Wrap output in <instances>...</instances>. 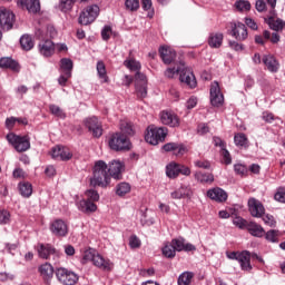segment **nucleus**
<instances>
[{
  "instance_id": "4468645a",
  "label": "nucleus",
  "mask_w": 285,
  "mask_h": 285,
  "mask_svg": "<svg viewBox=\"0 0 285 285\" xmlns=\"http://www.w3.org/2000/svg\"><path fill=\"white\" fill-rule=\"evenodd\" d=\"M126 170V165L120 160H112L109 163L108 173L112 179H121V175Z\"/></svg>"
},
{
  "instance_id": "09e8293b",
  "label": "nucleus",
  "mask_w": 285,
  "mask_h": 285,
  "mask_svg": "<svg viewBox=\"0 0 285 285\" xmlns=\"http://www.w3.org/2000/svg\"><path fill=\"white\" fill-rule=\"evenodd\" d=\"M236 8L240 12H248L250 10V2L248 0H238L236 1Z\"/></svg>"
},
{
  "instance_id": "c756f323",
  "label": "nucleus",
  "mask_w": 285,
  "mask_h": 285,
  "mask_svg": "<svg viewBox=\"0 0 285 285\" xmlns=\"http://www.w3.org/2000/svg\"><path fill=\"white\" fill-rule=\"evenodd\" d=\"M78 210H81V213H95L97 210V205L88 199H82L78 204Z\"/></svg>"
},
{
  "instance_id": "6e6552de",
  "label": "nucleus",
  "mask_w": 285,
  "mask_h": 285,
  "mask_svg": "<svg viewBox=\"0 0 285 285\" xmlns=\"http://www.w3.org/2000/svg\"><path fill=\"white\" fill-rule=\"evenodd\" d=\"M135 86L138 99H146L148 97V79L146 75L138 71L135 76Z\"/></svg>"
},
{
  "instance_id": "f257e3e1",
  "label": "nucleus",
  "mask_w": 285,
  "mask_h": 285,
  "mask_svg": "<svg viewBox=\"0 0 285 285\" xmlns=\"http://www.w3.org/2000/svg\"><path fill=\"white\" fill-rule=\"evenodd\" d=\"M110 184V176L108 175V165L104 160H98L94 167V177L90 179V185L95 187L101 186L106 188Z\"/></svg>"
},
{
  "instance_id": "ddd939ff",
  "label": "nucleus",
  "mask_w": 285,
  "mask_h": 285,
  "mask_svg": "<svg viewBox=\"0 0 285 285\" xmlns=\"http://www.w3.org/2000/svg\"><path fill=\"white\" fill-rule=\"evenodd\" d=\"M248 209L252 215V217H264V213H266V209L264 208V205L262 202L257 200L256 198H249L248 199Z\"/></svg>"
},
{
  "instance_id": "39448f33",
  "label": "nucleus",
  "mask_w": 285,
  "mask_h": 285,
  "mask_svg": "<svg viewBox=\"0 0 285 285\" xmlns=\"http://www.w3.org/2000/svg\"><path fill=\"white\" fill-rule=\"evenodd\" d=\"M99 17V6L92 4L86 8L79 16L80 26H90Z\"/></svg>"
},
{
  "instance_id": "603ef678",
  "label": "nucleus",
  "mask_w": 285,
  "mask_h": 285,
  "mask_svg": "<svg viewBox=\"0 0 285 285\" xmlns=\"http://www.w3.org/2000/svg\"><path fill=\"white\" fill-rule=\"evenodd\" d=\"M125 66L129 70H140L141 69V63L137 60H126Z\"/></svg>"
},
{
  "instance_id": "ea45409f",
  "label": "nucleus",
  "mask_w": 285,
  "mask_h": 285,
  "mask_svg": "<svg viewBox=\"0 0 285 285\" xmlns=\"http://www.w3.org/2000/svg\"><path fill=\"white\" fill-rule=\"evenodd\" d=\"M130 184L120 183L116 186V195H118V197H124L125 195H128V193H130Z\"/></svg>"
},
{
  "instance_id": "473e14b6",
  "label": "nucleus",
  "mask_w": 285,
  "mask_h": 285,
  "mask_svg": "<svg viewBox=\"0 0 285 285\" xmlns=\"http://www.w3.org/2000/svg\"><path fill=\"white\" fill-rule=\"evenodd\" d=\"M267 23L271 30H274L275 32H279V30L284 29V21H282V19H275V14L268 17Z\"/></svg>"
},
{
  "instance_id": "20e7f679",
  "label": "nucleus",
  "mask_w": 285,
  "mask_h": 285,
  "mask_svg": "<svg viewBox=\"0 0 285 285\" xmlns=\"http://www.w3.org/2000/svg\"><path fill=\"white\" fill-rule=\"evenodd\" d=\"M6 139L13 146L17 153H26V150H30V137L28 136H17L13 132H10L6 136Z\"/></svg>"
},
{
  "instance_id": "bb28decb",
  "label": "nucleus",
  "mask_w": 285,
  "mask_h": 285,
  "mask_svg": "<svg viewBox=\"0 0 285 285\" xmlns=\"http://www.w3.org/2000/svg\"><path fill=\"white\" fill-rule=\"evenodd\" d=\"M39 273L41 277H43V279L48 282L49 279H52V276L55 275V268L52 267L51 264L45 263L40 265Z\"/></svg>"
},
{
  "instance_id": "c03bdc74",
  "label": "nucleus",
  "mask_w": 285,
  "mask_h": 285,
  "mask_svg": "<svg viewBox=\"0 0 285 285\" xmlns=\"http://www.w3.org/2000/svg\"><path fill=\"white\" fill-rule=\"evenodd\" d=\"M49 110L55 117H58L59 119H66V112H63V109H61L59 106L50 105Z\"/></svg>"
},
{
  "instance_id": "cd10ccee",
  "label": "nucleus",
  "mask_w": 285,
  "mask_h": 285,
  "mask_svg": "<svg viewBox=\"0 0 285 285\" xmlns=\"http://www.w3.org/2000/svg\"><path fill=\"white\" fill-rule=\"evenodd\" d=\"M1 68H9V70H12L13 72H19L21 70L19 62L10 57L1 58Z\"/></svg>"
},
{
  "instance_id": "4be33fe9",
  "label": "nucleus",
  "mask_w": 285,
  "mask_h": 285,
  "mask_svg": "<svg viewBox=\"0 0 285 285\" xmlns=\"http://www.w3.org/2000/svg\"><path fill=\"white\" fill-rule=\"evenodd\" d=\"M207 197H209V199H213L214 202L222 203L228 199V194H226L224 189L216 187L207 191Z\"/></svg>"
},
{
  "instance_id": "b1692460",
  "label": "nucleus",
  "mask_w": 285,
  "mask_h": 285,
  "mask_svg": "<svg viewBox=\"0 0 285 285\" xmlns=\"http://www.w3.org/2000/svg\"><path fill=\"white\" fill-rule=\"evenodd\" d=\"M262 61L269 72H277L279 70V61L273 55L263 56Z\"/></svg>"
},
{
  "instance_id": "f8f14e48",
  "label": "nucleus",
  "mask_w": 285,
  "mask_h": 285,
  "mask_svg": "<svg viewBox=\"0 0 285 285\" xmlns=\"http://www.w3.org/2000/svg\"><path fill=\"white\" fill-rule=\"evenodd\" d=\"M232 37H235L237 41H246L248 39V30L246 24L242 22H232Z\"/></svg>"
},
{
  "instance_id": "a19ab883",
  "label": "nucleus",
  "mask_w": 285,
  "mask_h": 285,
  "mask_svg": "<svg viewBox=\"0 0 285 285\" xmlns=\"http://www.w3.org/2000/svg\"><path fill=\"white\" fill-rule=\"evenodd\" d=\"M19 193L22 197H30L32 195V185L30 183H20Z\"/></svg>"
},
{
  "instance_id": "72a5a7b5",
  "label": "nucleus",
  "mask_w": 285,
  "mask_h": 285,
  "mask_svg": "<svg viewBox=\"0 0 285 285\" xmlns=\"http://www.w3.org/2000/svg\"><path fill=\"white\" fill-rule=\"evenodd\" d=\"M247 230L253 235V237H264V227L258 225L257 223L247 224Z\"/></svg>"
},
{
  "instance_id": "bf43d9fd",
  "label": "nucleus",
  "mask_w": 285,
  "mask_h": 285,
  "mask_svg": "<svg viewBox=\"0 0 285 285\" xmlns=\"http://www.w3.org/2000/svg\"><path fill=\"white\" fill-rule=\"evenodd\" d=\"M112 35V28L110 26H105L101 30V38L104 41H108L110 39V36Z\"/></svg>"
},
{
  "instance_id": "a211bd4d",
  "label": "nucleus",
  "mask_w": 285,
  "mask_h": 285,
  "mask_svg": "<svg viewBox=\"0 0 285 285\" xmlns=\"http://www.w3.org/2000/svg\"><path fill=\"white\" fill-rule=\"evenodd\" d=\"M160 121L170 128H177V126H179V117H177L175 112L171 111H163L160 114Z\"/></svg>"
},
{
  "instance_id": "9d476101",
  "label": "nucleus",
  "mask_w": 285,
  "mask_h": 285,
  "mask_svg": "<svg viewBox=\"0 0 285 285\" xmlns=\"http://www.w3.org/2000/svg\"><path fill=\"white\" fill-rule=\"evenodd\" d=\"M85 126L88 128L89 132L92 134V137H96L97 139L104 135V128L97 117L87 118L85 120Z\"/></svg>"
},
{
  "instance_id": "338daca9",
  "label": "nucleus",
  "mask_w": 285,
  "mask_h": 285,
  "mask_svg": "<svg viewBox=\"0 0 285 285\" xmlns=\"http://www.w3.org/2000/svg\"><path fill=\"white\" fill-rule=\"evenodd\" d=\"M274 198L276 202H279L281 204H285V191L284 190H278L275 195Z\"/></svg>"
},
{
  "instance_id": "37998d69",
  "label": "nucleus",
  "mask_w": 285,
  "mask_h": 285,
  "mask_svg": "<svg viewBox=\"0 0 285 285\" xmlns=\"http://www.w3.org/2000/svg\"><path fill=\"white\" fill-rule=\"evenodd\" d=\"M265 239L267 242H272V244H277L279 242V230L271 229L265 234Z\"/></svg>"
},
{
  "instance_id": "6ab92c4d",
  "label": "nucleus",
  "mask_w": 285,
  "mask_h": 285,
  "mask_svg": "<svg viewBox=\"0 0 285 285\" xmlns=\"http://www.w3.org/2000/svg\"><path fill=\"white\" fill-rule=\"evenodd\" d=\"M171 245H174L175 250L181 253L185 250L186 253H190L193 250H197V247L190 243H186L184 238H175L171 240Z\"/></svg>"
},
{
  "instance_id": "f704fd0d",
  "label": "nucleus",
  "mask_w": 285,
  "mask_h": 285,
  "mask_svg": "<svg viewBox=\"0 0 285 285\" xmlns=\"http://www.w3.org/2000/svg\"><path fill=\"white\" fill-rule=\"evenodd\" d=\"M195 180L199 181L200 184H213L215 181V176L213 174H204L202 171H196Z\"/></svg>"
},
{
  "instance_id": "5fc2aeb1",
  "label": "nucleus",
  "mask_w": 285,
  "mask_h": 285,
  "mask_svg": "<svg viewBox=\"0 0 285 285\" xmlns=\"http://www.w3.org/2000/svg\"><path fill=\"white\" fill-rule=\"evenodd\" d=\"M233 224H234V226H237V228H240V229L247 228V226H248L246 219H244L239 216L234 217Z\"/></svg>"
},
{
  "instance_id": "8fccbe9b",
  "label": "nucleus",
  "mask_w": 285,
  "mask_h": 285,
  "mask_svg": "<svg viewBox=\"0 0 285 285\" xmlns=\"http://www.w3.org/2000/svg\"><path fill=\"white\" fill-rule=\"evenodd\" d=\"M184 68V65H180L179 67L175 68H168L165 71V77H167L168 79H173V77H175L176 75H178V72H181V69Z\"/></svg>"
},
{
  "instance_id": "7ed1b4c3",
  "label": "nucleus",
  "mask_w": 285,
  "mask_h": 285,
  "mask_svg": "<svg viewBox=\"0 0 285 285\" xmlns=\"http://www.w3.org/2000/svg\"><path fill=\"white\" fill-rule=\"evenodd\" d=\"M166 135H168V129L164 127H155V125H151L147 128L145 140L151 146H157L159 142L166 139Z\"/></svg>"
},
{
  "instance_id": "13d9d810",
  "label": "nucleus",
  "mask_w": 285,
  "mask_h": 285,
  "mask_svg": "<svg viewBox=\"0 0 285 285\" xmlns=\"http://www.w3.org/2000/svg\"><path fill=\"white\" fill-rule=\"evenodd\" d=\"M186 153H187L186 146H184L179 142H176V147L174 149V155L176 157H181L183 155H186Z\"/></svg>"
},
{
  "instance_id": "412c9836",
  "label": "nucleus",
  "mask_w": 285,
  "mask_h": 285,
  "mask_svg": "<svg viewBox=\"0 0 285 285\" xmlns=\"http://www.w3.org/2000/svg\"><path fill=\"white\" fill-rule=\"evenodd\" d=\"M159 55L164 63H166L167 66L173 63V61H175V58L177 57V52H175L174 49L170 47H160Z\"/></svg>"
},
{
  "instance_id": "393cba45",
  "label": "nucleus",
  "mask_w": 285,
  "mask_h": 285,
  "mask_svg": "<svg viewBox=\"0 0 285 285\" xmlns=\"http://www.w3.org/2000/svg\"><path fill=\"white\" fill-rule=\"evenodd\" d=\"M237 262L240 264L242 271H253V265H250V252H240Z\"/></svg>"
},
{
  "instance_id": "dca6fc26",
  "label": "nucleus",
  "mask_w": 285,
  "mask_h": 285,
  "mask_svg": "<svg viewBox=\"0 0 285 285\" xmlns=\"http://www.w3.org/2000/svg\"><path fill=\"white\" fill-rule=\"evenodd\" d=\"M18 6L28 10L30 14L41 12V2L39 0H18Z\"/></svg>"
},
{
  "instance_id": "69168bd1",
  "label": "nucleus",
  "mask_w": 285,
  "mask_h": 285,
  "mask_svg": "<svg viewBox=\"0 0 285 285\" xmlns=\"http://www.w3.org/2000/svg\"><path fill=\"white\" fill-rule=\"evenodd\" d=\"M209 131H210V128H208V125H206V124L198 125V128H197L198 135H206Z\"/></svg>"
},
{
  "instance_id": "a18cd8bd",
  "label": "nucleus",
  "mask_w": 285,
  "mask_h": 285,
  "mask_svg": "<svg viewBox=\"0 0 285 285\" xmlns=\"http://www.w3.org/2000/svg\"><path fill=\"white\" fill-rule=\"evenodd\" d=\"M120 130L124 132V135H135V130L132 129V124L128 121H121L120 122Z\"/></svg>"
},
{
  "instance_id": "774afa93",
  "label": "nucleus",
  "mask_w": 285,
  "mask_h": 285,
  "mask_svg": "<svg viewBox=\"0 0 285 285\" xmlns=\"http://www.w3.org/2000/svg\"><path fill=\"white\" fill-rule=\"evenodd\" d=\"M263 222L264 224H266L267 226H275V218L271 215H266L263 217Z\"/></svg>"
},
{
  "instance_id": "6e6d98bb",
  "label": "nucleus",
  "mask_w": 285,
  "mask_h": 285,
  "mask_svg": "<svg viewBox=\"0 0 285 285\" xmlns=\"http://www.w3.org/2000/svg\"><path fill=\"white\" fill-rule=\"evenodd\" d=\"M85 195L89 202H99V193L95 189H88Z\"/></svg>"
},
{
  "instance_id": "864d4df0",
  "label": "nucleus",
  "mask_w": 285,
  "mask_h": 285,
  "mask_svg": "<svg viewBox=\"0 0 285 285\" xmlns=\"http://www.w3.org/2000/svg\"><path fill=\"white\" fill-rule=\"evenodd\" d=\"M76 0H60V8L63 12H68V10H72V6H75Z\"/></svg>"
},
{
  "instance_id": "1a4fd4ad",
  "label": "nucleus",
  "mask_w": 285,
  "mask_h": 285,
  "mask_svg": "<svg viewBox=\"0 0 285 285\" xmlns=\"http://www.w3.org/2000/svg\"><path fill=\"white\" fill-rule=\"evenodd\" d=\"M14 28V13L10 9L1 10V31L8 32Z\"/></svg>"
},
{
  "instance_id": "0eeeda50",
  "label": "nucleus",
  "mask_w": 285,
  "mask_h": 285,
  "mask_svg": "<svg viewBox=\"0 0 285 285\" xmlns=\"http://www.w3.org/2000/svg\"><path fill=\"white\" fill-rule=\"evenodd\" d=\"M109 148L111 150H130V140L122 134H115L109 139Z\"/></svg>"
},
{
  "instance_id": "2eb2a0df",
  "label": "nucleus",
  "mask_w": 285,
  "mask_h": 285,
  "mask_svg": "<svg viewBox=\"0 0 285 285\" xmlns=\"http://www.w3.org/2000/svg\"><path fill=\"white\" fill-rule=\"evenodd\" d=\"M50 230L57 237H66L68 235V225L62 219H56L51 223Z\"/></svg>"
},
{
  "instance_id": "de8ad7c7",
  "label": "nucleus",
  "mask_w": 285,
  "mask_h": 285,
  "mask_svg": "<svg viewBox=\"0 0 285 285\" xmlns=\"http://www.w3.org/2000/svg\"><path fill=\"white\" fill-rule=\"evenodd\" d=\"M234 173L239 175V177H246V175H248V167H246V165L243 164H235Z\"/></svg>"
},
{
  "instance_id": "49530a36",
  "label": "nucleus",
  "mask_w": 285,
  "mask_h": 285,
  "mask_svg": "<svg viewBox=\"0 0 285 285\" xmlns=\"http://www.w3.org/2000/svg\"><path fill=\"white\" fill-rule=\"evenodd\" d=\"M70 159H72V153L70 151V149L61 147L58 161H70Z\"/></svg>"
},
{
  "instance_id": "a878e982",
  "label": "nucleus",
  "mask_w": 285,
  "mask_h": 285,
  "mask_svg": "<svg viewBox=\"0 0 285 285\" xmlns=\"http://www.w3.org/2000/svg\"><path fill=\"white\" fill-rule=\"evenodd\" d=\"M38 255L42 259H50L51 255H57V249L50 245L40 244L38 246Z\"/></svg>"
},
{
  "instance_id": "7c9ffc66",
  "label": "nucleus",
  "mask_w": 285,
  "mask_h": 285,
  "mask_svg": "<svg viewBox=\"0 0 285 285\" xmlns=\"http://www.w3.org/2000/svg\"><path fill=\"white\" fill-rule=\"evenodd\" d=\"M36 37L37 39H55L57 37V29H55L53 26H48L47 27V32L43 35V31L41 29L36 30Z\"/></svg>"
},
{
  "instance_id": "c9c22d12",
  "label": "nucleus",
  "mask_w": 285,
  "mask_h": 285,
  "mask_svg": "<svg viewBox=\"0 0 285 285\" xmlns=\"http://www.w3.org/2000/svg\"><path fill=\"white\" fill-rule=\"evenodd\" d=\"M166 175L169 179H177L179 177V164L170 163L166 166Z\"/></svg>"
},
{
  "instance_id": "4c0bfd02",
  "label": "nucleus",
  "mask_w": 285,
  "mask_h": 285,
  "mask_svg": "<svg viewBox=\"0 0 285 285\" xmlns=\"http://www.w3.org/2000/svg\"><path fill=\"white\" fill-rule=\"evenodd\" d=\"M99 79H102V83H108V75L106 72V65L104 61H98L96 66Z\"/></svg>"
},
{
  "instance_id": "79ce46f5",
  "label": "nucleus",
  "mask_w": 285,
  "mask_h": 285,
  "mask_svg": "<svg viewBox=\"0 0 285 285\" xmlns=\"http://www.w3.org/2000/svg\"><path fill=\"white\" fill-rule=\"evenodd\" d=\"M176 253H177V250L175 249V246L173 245V243H167L163 247V255L165 257H168L169 259H173V257H175Z\"/></svg>"
},
{
  "instance_id": "f03ea898",
  "label": "nucleus",
  "mask_w": 285,
  "mask_h": 285,
  "mask_svg": "<svg viewBox=\"0 0 285 285\" xmlns=\"http://www.w3.org/2000/svg\"><path fill=\"white\" fill-rule=\"evenodd\" d=\"M88 262H92L94 266H97L101 271H112V263L105 259L104 256L96 253L92 248L83 252L81 264H88Z\"/></svg>"
},
{
  "instance_id": "9b49d317",
  "label": "nucleus",
  "mask_w": 285,
  "mask_h": 285,
  "mask_svg": "<svg viewBox=\"0 0 285 285\" xmlns=\"http://www.w3.org/2000/svg\"><path fill=\"white\" fill-rule=\"evenodd\" d=\"M210 104L216 108L224 105V94H222L219 82L217 81H214L210 86Z\"/></svg>"
},
{
  "instance_id": "0e129e2a",
  "label": "nucleus",
  "mask_w": 285,
  "mask_h": 285,
  "mask_svg": "<svg viewBox=\"0 0 285 285\" xmlns=\"http://www.w3.org/2000/svg\"><path fill=\"white\" fill-rule=\"evenodd\" d=\"M255 8H256L257 12H265L266 11V1L256 0Z\"/></svg>"
},
{
  "instance_id": "58836bf2",
  "label": "nucleus",
  "mask_w": 285,
  "mask_h": 285,
  "mask_svg": "<svg viewBox=\"0 0 285 285\" xmlns=\"http://www.w3.org/2000/svg\"><path fill=\"white\" fill-rule=\"evenodd\" d=\"M195 274L193 272H184L178 277V285H190Z\"/></svg>"
},
{
  "instance_id": "3c124183",
  "label": "nucleus",
  "mask_w": 285,
  "mask_h": 285,
  "mask_svg": "<svg viewBox=\"0 0 285 285\" xmlns=\"http://www.w3.org/2000/svg\"><path fill=\"white\" fill-rule=\"evenodd\" d=\"M234 141L236 144V146H246L248 144V138H246L245 134H237L234 137Z\"/></svg>"
},
{
  "instance_id": "680f3d73",
  "label": "nucleus",
  "mask_w": 285,
  "mask_h": 285,
  "mask_svg": "<svg viewBox=\"0 0 285 285\" xmlns=\"http://www.w3.org/2000/svg\"><path fill=\"white\" fill-rule=\"evenodd\" d=\"M130 248H139L141 246V240L137 236H131L129 238Z\"/></svg>"
},
{
  "instance_id": "5701e85b",
  "label": "nucleus",
  "mask_w": 285,
  "mask_h": 285,
  "mask_svg": "<svg viewBox=\"0 0 285 285\" xmlns=\"http://www.w3.org/2000/svg\"><path fill=\"white\" fill-rule=\"evenodd\" d=\"M171 199H190L193 197V189L188 186H181L170 194Z\"/></svg>"
},
{
  "instance_id": "4d7b16f0",
  "label": "nucleus",
  "mask_w": 285,
  "mask_h": 285,
  "mask_svg": "<svg viewBox=\"0 0 285 285\" xmlns=\"http://www.w3.org/2000/svg\"><path fill=\"white\" fill-rule=\"evenodd\" d=\"M125 6L127 10L134 12L139 9V0H126Z\"/></svg>"
},
{
  "instance_id": "c85d7f7f",
  "label": "nucleus",
  "mask_w": 285,
  "mask_h": 285,
  "mask_svg": "<svg viewBox=\"0 0 285 285\" xmlns=\"http://www.w3.org/2000/svg\"><path fill=\"white\" fill-rule=\"evenodd\" d=\"M208 43L210 48H222V43H224V33L214 32L209 35Z\"/></svg>"
},
{
  "instance_id": "e433bc0d",
  "label": "nucleus",
  "mask_w": 285,
  "mask_h": 285,
  "mask_svg": "<svg viewBox=\"0 0 285 285\" xmlns=\"http://www.w3.org/2000/svg\"><path fill=\"white\" fill-rule=\"evenodd\" d=\"M20 46L22 50H32V48H35V41L30 35H23L20 38Z\"/></svg>"
},
{
  "instance_id": "423d86ee",
  "label": "nucleus",
  "mask_w": 285,
  "mask_h": 285,
  "mask_svg": "<svg viewBox=\"0 0 285 285\" xmlns=\"http://www.w3.org/2000/svg\"><path fill=\"white\" fill-rule=\"evenodd\" d=\"M56 277L58 282H60V284H63V285H75L77 284V282H79V275L63 267L58 268L56 271Z\"/></svg>"
},
{
  "instance_id": "e2e57ef3",
  "label": "nucleus",
  "mask_w": 285,
  "mask_h": 285,
  "mask_svg": "<svg viewBox=\"0 0 285 285\" xmlns=\"http://www.w3.org/2000/svg\"><path fill=\"white\" fill-rule=\"evenodd\" d=\"M263 121H266V124H273L275 121V115L273 112L265 111L262 116Z\"/></svg>"
},
{
  "instance_id": "f3484780",
  "label": "nucleus",
  "mask_w": 285,
  "mask_h": 285,
  "mask_svg": "<svg viewBox=\"0 0 285 285\" xmlns=\"http://www.w3.org/2000/svg\"><path fill=\"white\" fill-rule=\"evenodd\" d=\"M38 51L42 57H52L55 55V42L50 39H42V41L38 43Z\"/></svg>"
},
{
  "instance_id": "052dcab7",
  "label": "nucleus",
  "mask_w": 285,
  "mask_h": 285,
  "mask_svg": "<svg viewBox=\"0 0 285 285\" xmlns=\"http://www.w3.org/2000/svg\"><path fill=\"white\" fill-rule=\"evenodd\" d=\"M222 157L227 166L233 164V158L230 157V153L228 149H226V147L222 149Z\"/></svg>"
},
{
  "instance_id": "aec40b11",
  "label": "nucleus",
  "mask_w": 285,
  "mask_h": 285,
  "mask_svg": "<svg viewBox=\"0 0 285 285\" xmlns=\"http://www.w3.org/2000/svg\"><path fill=\"white\" fill-rule=\"evenodd\" d=\"M181 83H186V86H189V88H196L197 86V80L195 79V75L193 71L186 69L183 67L180 71V77H179Z\"/></svg>"
},
{
  "instance_id": "2f4dec72",
  "label": "nucleus",
  "mask_w": 285,
  "mask_h": 285,
  "mask_svg": "<svg viewBox=\"0 0 285 285\" xmlns=\"http://www.w3.org/2000/svg\"><path fill=\"white\" fill-rule=\"evenodd\" d=\"M60 72L61 75H67V77H72V60L63 58L60 60Z\"/></svg>"
}]
</instances>
